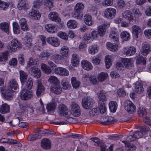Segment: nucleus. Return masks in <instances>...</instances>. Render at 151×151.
I'll return each instance as SVG.
<instances>
[{
    "label": "nucleus",
    "mask_w": 151,
    "mask_h": 151,
    "mask_svg": "<svg viewBox=\"0 0 151 151\" xmlns=\"http://www.w3.org/2000/svg\"><path fill=\"white\" fill-rule=\"evenodd\" d=\"M22 44L20 42L16 39H14L7 45L6 47L10 52H12L19 50L22 48Z\"/></svg>",
    "instance_id": "1"
},
{
    "label": "nucleus",
    "mask_w": 151,
    "mask_h": 151,
    "mask_svg": "<svg viewBox=\"0 0 151 151\" xmlns=\"http://www.w3.org/2000/svg\"><path fill=\"white\" fill-rule=\"evenodd\" d=\"M82 107L86 109H89L93 106L94 104V100L90 96L85 97L83 98L82 101Z\"/></svg>",
    "instance_id": "2"
},
{
    "label": "nucleus",
    "mask_w": 151,
    "mask_h": 151,
    "mask_svg": "<svg viewBox=\"0 0 151 151\" xmlns=\"http://www.w3.org/2000/svg\"><path fill=\"white\" fill-rule=\"evenodd\" d=\"M0 91L6 100H9L13 99L14 91L6 88V87L4 86L0 87Z\"/></svg>",
    "instance_id": "3"
},
{
    "label": "nucleus",
    "mask_w": 151,
    "mask_h": 151,
    "mask_svg": "<svg viewBox=\"0 0 151 151\" xmlns=\"http://www.w3.org/2000/svg\"><path fill=\"white\" fill-rule=\"evenodd\" d=\"M84 6L81 3H77L75 7V13L74 14V17L77 19H80L82 17L81 13L84 9Z\"/></svg>",
    "instance_id": "4"
},
{
    "label": "nucleus",
    "mask_w": 151,
    "mask_h": 151,
    "mask_svg": "<svg viewBox=\"0 0 151 151\" xmlns=\"http://www.w3.org/2000/svg\"><path fill=\"white\" fill-rule=\"evenodd\" d=\"M33 94L32 91L28 89H24L20 93V98L22 100H28L32 97Z\"/></svg>",
    "instance_id": "5"
},
{
    "label": "nucleus",
    "mask_w": 151,
    "mask_h": 151,
    "mask_svg": "<svg viewBox=\"0 0 151 151\" xmlns=\"http://www.w3.org/2000/svg\"><path fill=\"white\" fill-rule=\"evenodd\" d=\"M124 105L125 109L130 114H132L135 111L136 107L130 101H126L124 102Z\"/></svg>",
    "instance_id": "6"
},
{
    "label": "nucleus",
    "mask_w": 151,
    "mask_h": 151,
    "mask_svg": "<svg viewBox=\"0 0 151 151\" xmlns=\"http://www.w3.org/2000/svg\"><path fill=\"white\" fill-rule=\"evenodd\" d=\"M58 111L60 115L68 117V109L67 107L64 104H61L58 105Z\"/></svg>",
    "instance_id": "7"
},
{
    "label": "nucleus",
    "mask_w": 151,
    "mask_h": 151,
    "mask_svg": "<svg viewBox=\"0 0 151 151\" xmlns=\"http://www.w3.org/2000/svg\"><path fill=\"white\" fill-rule=\"evenodd\" d=\"M71 110L73 115L74 116L78 117L80 115L81 110L79 106L76 103L74 102L72 103Z\"/></svg>",
    "instance_id": "8"
},
{
    "label": "nucleus",
    "mask_w": 151,
    "mask_h": 151,
    "mask_svg": "<svg viewBox=\"0 0 151 151\" xmlns=\"http://www.w3.org/2000/svg\"><path fill=\"white\" fill-rule=\"evenodd\" d=\"M116 10L113 8H110L106 9L105 11V17L109 19H112L114 17L116 14Z\"/></svg>",
    "instance_id": "9"
},
{
    "label": "nucleus",
    "mask_w": 151,
    "mask_h": 151,
    "mask_svg": "<svg viewBox=\"0 0 151 151\" xmlns=\"http://www.w3.org/2000/svg\"><path fill=\"white\" fill-rule=\"evenodd\" d=\"M142 30L141 27L136 25H133L132 27V33L133 36L136 38L139 37V35L141 34Z\"/></svg>",
    "instance_id": "10"
},
{
    "label": "nucleus",
    "mask_w": 151,
    "mask_h": 151,
    "mask_svg": "<svg viewBox=\"0 0 151 151\" xmlns=\"http://www.w3.org/2000/svg\"><path fill=\"white\" fill-rule=\"evenodd\" d=\"M151 51V46L148 43L145 42L142 44V54L143 55H147Z\"/></svg>",
    "instance_id": "11"
},
{
    "label": "nucleus",
    "mask_w": 151,
    "mask_h": 151,
    "mask_svg": "<svg viewBox=\"0 0 151 151\" xmlns=\"http://www.w3.org/2000/svg\"><path fill=\"white\" fill-rule=\"evenodd\" d=\"M46 40L48 43L53 46L57 47L60 45V42L56 37H49L47 38Z\"/></svg>",
    "instance_id": "12"
},
{
    "label": "nucleus",
    "mask_w": 151,
    "mask_h": 151,
    "mask_svg": "<svg viewBox=\"0 0 151 151\" xmlns=\"http://www.w3.org/2000/svg\"><path fill=\"white\" fill-rule=\"evenodd\" d=\"M57 104L54 102L48 103L46 106V109L48 114H52L56 109Z\"/></svg>",
    "instance_id": "13"
},
{
    "label": "nucleus",
    "mask_w": 151,
    "mask_h": 151,
    "mask_svg": "<svg viewBox=\"0 0 151 151\" xmlns=\"http://www.w3.org/2000/svg\"><path fill=\"white\" fill-rule=\"evenodd\" d=\"M51 140L47 138L43 139L41 141V147L44 149H49L51 147Z\"/></svg>",
    "instance_id": "14"
},
{
    "label": "nucleus",
    "mask_w": 151,
    "mask_h": 151,
    "mask_svg": "<svg viewBox=\"0 0 151 151\" xmlns=\"http://www.w3.org/2000/svg\"><path fill=\"white\" fill-rule=\"evenodd\" d=\"M49 19L51 20L56 22H60L61 19L58 13L55 12H51L49 14Z\"/></svg>",
    "instance_id": "15"
},
{
    "label": "nucleus",
    "mask_w": 151,
    "mask_h": 151,
    "mask_svg": "<svg viewBox=\"0 0 151 151\" xmlns=\"http://www.w3.org/2000/svg\"><path fill=\"white\" fill-rule=\"evenodd\" d=\"M18 86V84L16 81L14 79H12L10 80L8 86L7 88H6L14 91L13 90L17 89Z\"/></svg>",
    "instance_id": "16"
},
{
    "label": "nucleus",
    "mask_w": 151,
    "mask_h": 151,
    "mask_svg": "<svg viewBox=\"0 0 151 151\" xmlns=\"http://www.w3.org/2000/svg\"><path fill=\"white\" fill-rule=\"evenodd\" d=\"M50 90L55 94H59L61 93L62 90L59 83L52 86L50 88Z\"/></svg>",
    "instance_id": "17"
},
{
    "label": "nucleus",
    "mask_w": 151,
    "mask_h": 151,
    "mask_svg": "<svg viewBox=\"0 0 151 151\" xmlns=\"http://www.w3.org/2000/svg\"><path fill=\"white\" fill-rule=\"evenodd\" d=\"M81 65L84 69L87 70H91L93 68L91 64L86 60H83L81 61Z\"/></svg>",
    "instance_id": "18"
},
{
    "label": "nucleus",
    "mask_w": 151,
    "mask_h": 151,
    "mask_svg": "<svg viewBox=\"0 0 151 151\" xmlns=\"http://www.w3.org/2000/svg\"><path fill=\"white\" fill-rule=\"evenodd\" d=\"M30 70L32 72L33 76L34 77L40 78L41 76V72L40 70L35 66L31 67Z\"/></svg>",
    "instance_id": "19"
},
{
    "label": "nucleus",
    "mask_w": 151,
    "mask_h": 151,
    "mask_svg": "<svg viewBox=\"0 0 151 151\" xmlns=\"http://www.w3.org/2000/svg\"><path fill=\"white\" fill-rule=\"evenodd\" d=\"M29 15L31 16V18L34 19L38 20L41 17V14L38 11L35 9H32L31 11L29 13Z\"/></svg>",
    "instance_id": "20"
},
{
    "label": "nucleus",
    "mask_w": 151,
    "mask_h": 151,
    "mask_svg": "<svg viewBox=\"0 0 151 151\" xmlns=\"http://www.w3.org/2000/svg\"><path fill=\"white\" fill-rule=\"evenodd\" d=\"M136 52V49L134 47L125 48L124 51V53L127 56H130L133 55Z\"/></svg>",
    "instance_id": "21"
},
{
    "label": "nucleus",
    "mask_w": 151,
    "mask_h": 151,
    "mask_svg": "<svg viewBox=\"0 0 151 151\" xmlns=\"http://www.w3.org/2000/svg\"><path fill=\"white\" fill-rule=\"evenodd\" d=\"M122 62L125 68H130L133 66V61L131 59L124 58Z\"/></svg>",
    "instance_id": "22"
},
{
    "label": "nucleus",
    "mask_w": 151,
    "mask_h": 151,
    "mask_svg": "<svg viewBox=\"0 0 151 151\" xmlns=\"http://www.w3.org/2000/svg\"><path fill=\"white\" fill-rule=\"evenodd\" d=\"M123 17L129 21H131L133 19V14L132 12L129 10H126L122 13Z\"/></svg>",
    "instance_id": "23"
},
{
    "label": "nucleus",
    "mask_w": 151,
    "mask_h": 151,
    "mask_svg": "<svg viewBox=\"0 0 151 151\" xmlns=\"http://www.w3.org/2000/svg\"><path fill=\"white\" fill-rule=\"evenodd\" d=\"M106 93L103 90H101L99 92L98 96L99 99V102H105L106 100Z\"/></svg>",
    "instance_id": "24"
},
{
    "label": "nucleus",
    "mask_w": 151,
    "mask_h": 151,
    "mask_svg": "<svg viewBox=\"0 0 151 151\" xmlns=\"http://www.w3.org/2000/svg\"><path fill=\"white\" fill-rule=\"evenodd\" d=\"M45 27L47 31L50 33H54L56 31V26L51 24H46Z\"/></svg>",
    "instance_id": "25"
},
{
    "label": "nucleus",
    "mask_w": 151,
    "mask_h": 151,
    "mask_svg": "<svg viewBox=\"0 0 151 151\" xmlns=\"http://www.w3.org/2000/svg\"><path fill=\"white\" fill-rule=\"evenodd\" d=\"M84 21L86 25L89 26L92 25L93 24V22L92 20L91 16L88 14L84 16Z\"/></svg>",
    "instance_id": "26"
},
{
    "label": "nucleus",
    "mask_w": 151,
    "mask_h": 151,
    "mask_svg": "<svg viewBox=\"0 0 151 151\" xmlns=\"http://www.w3.org/2000/svg\"><path fill=\"white\" fill-rule=\"evenodd\" d=\"M9 55V52L6 51L0 54V62H6L7 61Z\"/></svg>",
    "instance_id": "27"
},
{
    "label": "nucleus",
    "mask_w": 151,
    "mask_h": 151,
    "mask_svg": "<svg viewBox=\"0 0 151 151\" xmlns=\"http://www.w3.org/2000/svg\"><path fill=\"white\" fill-rule=\"evenodd\" d=\"M9 24L7 22H4L0 24V29L7 34H9Z\"/></svg>",
    "instance_id": "28"
},
{
    "label": "nucleus",
    "mask_w": 151,
    "mask_h": 151,
    "mask_svg": "<svg viewBox=\"0 0 151 151\" xmlns=\"http://www.w3.org/2000/svg\"><path fill=\"white\" fill-rule=\"evenodd\" d=\"M144 91L142 84L139 82H137L135 84V92L138 93H141Z\"/></svg>",
    "instance_id": "29"
},
{
    "label": "nucleus",
    "mask_w": 151,
    "mask_h": 151,
    "mask_svg": "<svg viewBox=\"0 0 151 151\" xmlns=\"http://www.w3.org/2000/svg\"><path fill=\"white\" fill-rule=\"evenodd\" d=\"M28 6L27 0H21L18 4V7L19 10L27 9Z\"/></svg>",
    "instance_id": "30"
},
{
    "label": "nucleus",
    "mask_w": 151,
    "mask_h": 151,
    "mask_svg": "<svg viewBox=\"0 0 151 151\" xmlns=\"http://www.w3.org/2000/svg\"><path fill=\"white\" fill-rule=\"evenodd\" d=\"M41 67L42 70L47 74H49L52 72V70L50 67L45 64H42Z\"/></svg>",
    "instance_id": "31"
},
{
    "label": "nucleus",
    "mask_w": 151,
    "mask_h": 151,
    "mask_svg": "<svg viewBox=\"0 0 151 151\" xmlns=\"http://www.w3.org/2000/svg\"><path fill=\"white\" fill-rule=\"evenodd\" d=\"M77 22L74 20H70L67 23L68 27L70 29H75L77 27Z\"/></svg>",
    "instance_id": "32"
},
{
    "label": "nucleus",
    "mask_w": 151,
    "mask_h": 151,
    "mask_svg": "<svg viewBox=\"0 0 151 151\" xmlns=\"http://www.w3.org/2000/svg\"><path fill=\"white\" fill-rule=\"evenodd\" d=\"M9 106L6 104H2L0 107V112L2 114H5L9 111Z\"/></svg>",
    "instance_id": "33"
},
{
    "label": "nucleus",
    "mask_w": 151,
    "mask_h": 151,
    "mask_svg": "<svg viewBox=\"0 0 151 151\" xmlns=\"http://www.w3.org/2000/svg\"><path fill=\"white\" fill-rule=\"evenodd\" d=\"M79 59L78 55L76 54H73L71 60V63L73 65L77 66L79 64Z\"/></svg>",
    "instance_id": "34"
},
{
    "label": "nucleus",
    "mask_w": 151,
    "mask_h": 151,
    "mask_svg": "<svg viewBox=\"0 0 151 151\" xmlns=\"http://www.w3.org/2000/svg\"><path fill=\"white\" fill-rule=\"evenodd\" d=\"M60 53L63 56L67 57L69 54V50L68 48L66 46L62 47L60 49Z\"/></svg>",
    "instance_id": "35"
},
{
    "label": "nucleus",
    "mask_w": 151,
    "mask_h": 151,
    "mask_svg": "<svg viewBox=\"0 0 151 151\" xmlns=\"http://www.w3.org/2000/svg\"><path fill=\"white\" fill-rule=\"evenodd\" d=\"M20 79L22 85L26 80L27 78V75L26 73L22 70L19 71Z\"/></svg>",
    "instance_id": "36"
},
{
    "label": "nucleus",
    "mask_w": 151,
    "mask_h": 151,
    "mask_svg": "<svg viewBox=\"0 0 151 151\" xmlns=\"http://www.w3.org/2000/svg\"><path fill=\"white\" fill-rule=\"evenodd\" d=\"M108 77V74L107 73L102 72L98 75L97 78L99 81L102 82L106 79Z\"/></svg>",
    "instance_id": "37"
},
{
    "label": "nucleus",
    "mask_w": 151,
    "mask_h": 151,
    "mask_svg": "<svg viewBox=\"0 0 151 151\" xmlns=\"http://www.w3.org/2000/svg\"><path fill=\"white\" fill-rule=\"evenodd\" d=\"M48 81L50 83L53 84L54 86L60 83L57 78L54 76H51L49 78Z\"/></svg>",
    "instance_id": "38"
},
{
    "label": "nucleus",
    "mask_w": 151,
    "mask_h": 151,
    "mask_svg": "<svg viewBox=\"0 0 151 151\" xmlns=\"http://www.w3.org/2000/svg\"><path fill=\"white\" fill-rule=\"evenodd\" d=\"M109 107L110 111L112 112H114L117 109V105L116 102L111 101L109 104Z\"/></svg>",
    "instance_id": "39"
},
{
    "label": "nucleus",
    "mask_w": 151,
    "mask_h": 151,
    "mask_svg": "<svg viewBox=\"0 0 151 151\" xmlns=\"http://www.w3.org/2000/svg\"><path fill=\"white\" fill-rule=\"evenodd\" d=\"M50 56V53L46 51H44L41 52L39 55V58L42 60L47 59Z\"/></svg>",
    "instance_id": "40"
},
{
    "label": "nucleus",
    "mask_w": 151,
    "mask_h": 151,
    "mask_svg": "<svg viewBox=\"0 0 151 151\" xmlns=\"http://www.w3.org/2000/svg\"><path fill=\"white\" fill-rule=\"evenodd\" d=\"M111 57V56H106L105 58V61L106 68H109L112 64Z\"/></svg>",
    "instance_id": "41"
},
{
    "label": "nucleus",
    "mask_w": 151,
    "mask_h": 151,
    "mask_svg": "<svg viewBox=\"0 0 151 151\" xmlns=\"http://www.w3.org/2000/svg\"><path fill=\"white\" fill-rule=\"evenodd\" d=\"M52 60L55 63H57L63 59V57L58 54H54L51 56Z\"/></svg>",
    "instance_id": "42"
},
{
    "label": "nucleus",
    "mask_w": 151,
    "mask_h": 151,
    "mask_svg": "<svg viewBox=\"0 0 151 151\" xmlns=\"http://www.w3.org/2000/svg\"><path fill=\"white\" fill-rule=\"evenodd\" d=\"M122 39L125 41H128L130 38L129 33L126 31H124L122 32L120 35Z\"/></svg>",
    "instance_id": "43"
},
{
    "label": "nucleus",
    "mask_w": 151,
    "mask_h": 151,
    "mask_svg": "<svg viewBox=\"0 0 151 151\" xmlns=\"http://www.w3.org/2000/svg\"><path fill=\"white\" fill-rule=\"evenodd\" d=\"M98 108L101 113L104 114L106 112V109L105 102H99Z\"/></svg>",
    "instance_id": "44"
},
{
    "label": "nucleus",
    "mask_w": 151,
    "mask_h": 151,
    "mask_svg": "<svg viewBox=\"0 0 151 151\" xmlns=\"http://www.w3.org/2000/svg\"><path fill=\"white\" fill-rule=\"evenodd\" d=\"M71 82L74 88H76L79 87L80 82L77 80L76 77H72L71 79Z\"/></svg>",
    "instance_id": "45"
},
{
    "label": "nucleus",
    "mask_w": 151,
    "mask_h": 151,
    "mask_svg": "<svg viewBox=\"0 0 151 151\" xmlns=\"http://www.w3.org/2000/svg\"><path fill=\"white\" fill-rule=\"evenodd\" d=\"M106 45L107 48L111 51H116L117 49V45H114L110 42H108L107 43Z\"/></svg>",
    "instance_id": "46"
},
{
    "label": "nucleus",
    "mask_w": 151,
    "mask_h": 151,
    "mask_svg": "<svg viewBox=\"0 0 151 151\" xmlns=\"http://www.w3.org/2000/svg\"><path fill=\"white\" fill-rule=\"evenodd\" d=\"M98 47L96 45H93L91 46L89 48V52L91 55H94L98 51Z\"/></svg>",
    "instance_id": "47"
},
{
    "label": "nucleus",
    "mask_w": 151,
    "mask_h": 151,
    "mask_svg": "<svg viewBox=\"0 0 151 151\" xmlns=\"http://www.w3.org/2000/svg\"><path fill=\"white\" fill-rule=\"evenodd\" d=\"M137 113L140 117H142L146 114L147 112L144 108L140 107L138 109Z\"/></svg>",
    "instance_id": "48"
},
{
    "label": "nucleus",
    "mask_w": 151,
    "mask_h": 151,
    "mask_svg": "<svg viewBox=\"0 0 151 151\" xmlns=\"http://www.w3.org/2000/svg\"><path fill=\"white\" fill-rule=\"evenodd\" d=\"M61 84L63 86V88L64 89H67L70 88L71 87V86L69 82L66 79H63L62 80Z\"/></svg>",
    "instance_id": "49"
},
{
    "label": "nucleus",
    "mask_w": 151,
    "mask_h": 151,
    "mask_svg": "<svg viewBox=\"0 0 151 151\" xmlns=\"http://www.w3.org/2000/svg\"><path fill=\"white\" fill-rule=\"evenodd\" d=\"M98 30V33L101 36H103L105 34L106 30L103 25L99 26V27Z\"/></svg>",
    "instance_id": "50"
},
{
    "label": "nucleus",
    "mask_w": 151,
    "mask_h": 151,
    "mask_svg": "<svg viewBox=\"0 0 151 151\" xmlns=\"http://www.w3.org/2000/svg\"><path fill=\"white\" fill-rule=\"evenodd\" d=\"M39 137L38 134H33L29 135L28 140L30 141H34L38 139Z\"/></svg>",
    "instance_id": "51"
},
{
    "label": "nucleus",
    "mask_w": 151,
    "mask_h": 151,
    "mask_svg": "<svg viewBox=\"0 0 151 151\" xmlns=\"http://www.w3.org/2000/svg\"><path fill=\"white\" fill-rule=\"evenodd\" d=\"M9 6L7 3L0 0V9L3 10H6Z\"/></svg>",
    "instance_id": "52"
},
{
    "label": "nucleus",
    "mask_w": 151,
    "mask_h": 151,
    "mask_svg": "<svg viewBox=\"0 0 151 151\" xmlns=\"http://www.w3.org/2000/svg\"><path fill=\"white\" fill-rule=\"evenodd\" d=\"M136 62L137 64H141L145 65L146 63V60L144 57H139L137 58Z\"/></svg>",
    "instance_id": "53"
},
{
    "label": "nucleus",
    "mask_w": 151,
    "mask_h": 151,
    "mask_svg": "<svg viewBox=\"0 0 151 151\" xmlns=\"http://www.w3.org/2000/svg\"><path fill=\"white\" fill-rule=\"evenodd\" d=\"M90 82L92 84L96 85L97 84L98 81L96 79V77L95 76H90L89 77Z\"/></svg>",
    "instance_id": "54"
},
{
    "label": "nucleus",
    "mask_w": 151,
    "mask_h": 151,
    "mask_svg": "<svg viewBox=\"0 0 151 151\" xmlns=\"http://www.w3.org/2000/svg\"><path fill=\"white\" fill-rule=\"evenodd\" d=\"M58 35L59 37L65 40H68V36L66 34L65 32H60L58 33Z\"/></svg>",
    "instance_id": "55"
},
{
    "label": "nucleus",
    "mask_w": 151,
    "mask_h": 151,
    "mask_svg": "<svg viewBox=\"0 0 151 151\" xmlns=\"http://www.w3.org/2000/svg\"><path fill=\"white\" fill-rule=\"evenodd\" d=\"M27 88L29 89H30L33 86V83L32 79L31 78H29L28 81L25 83Z\"/></svg>",
    "instance_id": "56"
},
{
    "label": "nucleus",
    "mask_w": 151,
    "mask_h": 151,
    "mask_svg": "<svg viewBox=\"0 0 151 151\" xmlns=\"http://www.w3.org/2000/svg\"><path fill=\"white\" fill-rule=\"evenodd\" d=\"M150 128L148 127L144 126L141 127L140 131L142 132L144 135L147 134Z\"/></svg>",
    "instance_id": "57"
},
{
    "label": "nucleus",
    "mask_w": 151,
    "mask_h": 151,
    "mask_svg": "<svg viewBox=\"0 0 151 151\" xmlns=\"http://www.w3.org/2000/svg\"><path fill=\"white\" fill-rule=\"evenodd\" d=\"M92 63L95 65H99L101 62V58L100 57L95 58H93L92 60Z\"/></svg>",
    "instance_id": "58"
},
{
    "label": "nucleus",
    "mask_w": 151,
    "mask_h": 151,
    "mask_svg": "<svg viewBox=\"0 0 151 151\" xmlns=\"http://www.w3.org/2000/svg\"><path fill=\"white\" fill-rule=\"evenodd\" d=\"M117 93L119 96L121 97H124L126 95V93L122 88L119 89L117 91Z\"/></svg>",
    "instance_id": "59"
},
{
    "label": "nucleus",
    "mask_w": 151,
    "mask_h": 151,
    "mask_svg": "<svg viewBox=\"0 0 151 151\" xmlns=\"http://www.w3.org/2000/svg\"><path fill=\"white\" fill-rule=\"evenodd\" d=\"M134 134L136 139L140 138L144 135L143 133L140 131H135Z\"/></svg>",
    "instance_id": "60"
},
{
    "label": "nucleus",
    "mask_w": 151,
    "mask_h": 151,
    "mask_svg": "<svg viewBox=\"0 0 151 151\" xmlns=\"http://www.w3.org/2000/svg\"><path fill=\"white\" fill-rule=\"evenodd\" d=\"M44 133L47 135H51L52 136L55 135L56 132L53 130H49L48 129H45L44 130Z\"/></svg>",
    "instance_id": "61"
},
{
    "label": "nucleus",
    "mask_w": 151,
    "mask_h": 151,
    "mask_svg": "<svg viewBox=\"0 0 151 151\" xmlns=\"http://www.w3.org/2000/svg\"><path fill=\"white\" fill-rule=\"evenodd\" d=\"M98 110L96 108H93L90 112V114L91 116H96L98 115Z\"/></svg>",
    "instance_id": "62"
},
{
    "label": "nucleus",
    "mask_w": 151,
    "mask_h": 151,
    "mask_svg": "<svg viewBox=\"0 0 151 151\" xmlns=\"http://www.w3.org/2000/svg\"><path fill=\"white\" fill-rule=\"evenodd\" d=\"M144 34L147 38H151V29L145 30L144 31Z\"/></svg>",
    "instance_id": "63"
},
{
    "label": "nucleus",
    "mask_w": 151,
    "mask_h": 151,
    "mask_svg": "<svg viewBox=\"0 0 151 151\" xmlns=\"http://www.w3.org/2000/svg\"><path fill=\"white\" fill-rule=\"evenodd\" d=\"M17 60L15 58H12L9 62V64L10 65L15 66L17 64Z\"/></svg>",
    "instance_id": "64"
}]
</instances>
